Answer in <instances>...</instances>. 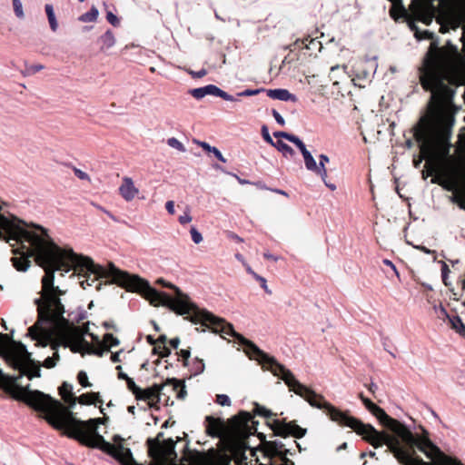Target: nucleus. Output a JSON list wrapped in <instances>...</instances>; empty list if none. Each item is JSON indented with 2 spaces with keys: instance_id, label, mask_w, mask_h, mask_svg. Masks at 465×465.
Returning a JSON list of instances; mask_svg holds the SVG:
<instances>
[{
  "instance_id": "473e14b6",
  "label": "nucleus",
  "mask_w": 465,
  "mask_h": 465,
  "mask_svg": "<svg viewBox=\"0 0 465 465\" xmlns=\"http://www.w3.org/2000/svg\"><path fill=\"white\" fill-rule=\"evenodd\" d=\"M452 329L457 331L460 334L465 335V326L462 320L459 316H454L450 319Z\"/></svg>"
},
{
  "instance_id": "bf43d9fd",
  "label": "nucleus",
  "mask_w": 465,
  "mask_h": 465,
  "mask_svg": "<svg viewBox=\"0 0 465 465\" xmlns=\"http://www.w3.org/2000/svg\"><path fill=\"white\" fill-rule=\"evenodd\" d=\"M45 10L48 20H53V18L55 17L52 5L46 4L45 6Z\"/></svg>"
},
{
  "instance_id": "8fccbe9b",
  "label": "nucleus",
  "mask_w": 465,
  "mask_h": 465,
  "mask_svg": "<svg viewBox=\"0 0 465 465\" xmlns=\"http://www.w3.org/2000/svg\"><path fill=\"white\" fill-rule=\"evenodd\" d=\"M262 90L261 89H255V90H252V89H246L241 93H238L237 94V96L241 97V96H252V95H256L258 94Z\"/></svg>"
},
{
  "instance_id": "603ef678",
  "label": "nucleus",
  "mask_w": 465,
  "mask_h": 465,
  "mask_svg": "<svg viewBox=\"0 0 465 465\" xmlns=\"http://www.w3.org/2000/svg\"><path fill=\"white\" fill-rule=\"evenodd\" d=\"M426 171H422V178L426 179L428 176L433 175V173L436 172L435 168L433 166H430V163H426L425 165Z\"/></svg>"
},
{
  "instance_id": "c85d7f7f",
  "label": "nucleus",
  "mask_w": 465,
  "mask_h": 465,
  "mask_svg": "<svg viewBox=\"0 0 465 465\" xmlns=\"http://www.w3.org/2000/svg\"><path fill=\"white\" fill-rule=\"evenodd\" d=\"M99 12L95 6H92L91 9L79 16V21L83 23L94 22L98 17Z\"/></svg>"
},
{
  "instance_id": "0e129e2a",
  "label": "nucleus",
  "mask_w": 465,
  "mask_h": 465,
  "mask_svg": "<svg viewBox=\"0 0 465 465\" xmlns=\"http://www.w3.org/2000/svg\"><path fill=\"white\" fill-rule=\"evenodd\" d=\"M188 74H190L193 78H202L203 77V69L199 70L198 72H194L193 70H186Z\"/></svg>"
},
{
  "instance_id": "72a5a7b5",
  "label": "nucleus",
  "mask_w": 465,
  "mask_h": 465,
  "mask_svg": "<svg viewBox=\"0 0 465 465\" xmlns=\"http://www.w3.org/2000/svg\"><path fill=\"white\" fill-rule=\"evenodd\" d=\"M205 153L211 157L212 154L222 163H225L226 159L223 156L222 153L216 148L205 143Z\"/></svg>"
},
{
  "instance_id": "7ed1b4c3",
  "label": "nucleus",
  "mask_w": 465,
  "mask_h": 465,
  "mask_svg": "<svg viewBox=\"0 0 465 465\" xmlns=\"http://www.w3.org/2000/svg\"><path fill=\"white\" fill-rule=\"evenodd\" d=\"M205 434L219 439L217 449L211 448L205 451V465H247V450H251L249 438L257 433L264 444L265 435L257 432L258 421L245 411L231 417L226 421L219 417L205 416Z\"/></svg>"
},
{
  "instance_id": "f8f14e48",
  "label": "nucleus",
  "mask_w": 465,
  "mask_h": 465,
  "mask_svg": "<svg viewBox=\"0 0 465 465\" xmlns=\"http://www.w3.org/2000/svg\"><path fill=\"white\" fill-rule=\"evenodd\" d=\"M272 430L273 435L286 438L292 436L296 439H302L305 436L307 430L300 427L296 420L287 421L286 419H274L272 422H267Z\"/></svg>"
},
{
  "instance_id": "13d9d810",
  "label": "nucleus",
  "mask_w": 465,
  "mask_h": 465,
  "mask_svg": "<svg viewBox=\"0 0 465 465\" xmlns=\"http://www.w3.org/2000/svg\"><path fill=\"white\" fill-rule=\"evenodd\" d=\"M56 365L54 358L47 357L44 362L43 366L46 369H52Z\"/></svg>"
},
{
  "instance_id": "9d476101",
  "label": "nucleus",
  "mask_w": 465,
  "mask_h": 465,
  "mask_svg": "<svg viewBox=\"0 0 465 465\" xmlns=\"http://www.w3.org/2000/svg\"><path fill=\"white\" fill-rule=\"evenodd\" d=\"M166 386L171 387V391L176 393L178 398H183L185 394L183 387L180 388V383L176 380H168L165 384H154L147 389H141V393L138 394L136 400L139 401H154L161 402L163 401L165 405H169V397H166L163 390Z\"/></svg>"
},
{
  "instance_id": "bb28decb",
  "label": "nucleus",
  "mask_w": 465,
  "mask_h": 465,
  "mask_svg": "<svg viewBox=\"0 0 465 465\" xmlns=\"http://www.w3.org/2000/svg\"><path fill=\"white\" fill-rule=\"evenodd\" d=\"M100 40L102 42V49H109L111 48L114 43L115 38L111 30H107L101 37Z\"/></svg>"
},
{
  "instance_id": "cd10ccee",
  "label": "nucleus",
  "mask_w": 465,
  "mask_h": 465,
  "mask_svg": "<svg viewBox=\"0 0 465 465\" xmlns=\"http://www.w3.org/2000/svg\"><path fill=\"white\" fill-rule=\"evenodd\" d=\"M273 146L275 148H277L281 153H282V154L285 157H287V156L292 157L295 154L294 150L290 145L283 143L282 140H277L274 143Z\"/></svg>"
},
{
  "instance_id": "37998d69",
  "label": "nucleus",
  "mask_w": 465,
  "mask_h": 465,
  "mask_svg": "<svg viewBox=\"0 0 465 465\" xmlns=\"http://www.w3.org/2000/svg\"><path fill=\"white\" fill-rule=\"evenodd\" d=\"M215 401L218 404H220L221 406H230L231 405V400L225 394H217Z\"/></svg>"
},
{
  "instance_id": "680f3d73",
  "label": "nucleus",
  "mask_w": 465,
  "mask_h": 465,
  "mask_svg": "<svg viewBox=\"0 0 465 465\" xmlns=\"http://www.w3.org/2000/svg\"><path fill=\"white\" fill-rule=\"evenodd\" d=\"M434 37V34L432 32H430L428 30H424L422 32L419 33V39H429L431 40Z\"/></svg>"
},
{
  "instance_id": "f03ea898",
  "label": "nucleus",
  "mask_w": 465,
  "mask_h": 465,
  "mask_svg": "<svg viewBox=\"0 0 465 465\" xmlns=\"http://www.w3.org/2000/svg\"><path fill=\"white\" fill-rule=\"evenodd\" d=\"M31 408L45 413L44 419L54 429L62 430V434L77 440L81 445L99 449L112 456L122 465H143L135 461L132 451L124 446H114L98 433V425L107 418H94L81 420L59 401L42 391L31 392L26 399Z\"/></svg>"
},
{
  "instance_id": "e2e57ef3",
  "label": "nucleus",
  "mask_w": 465,
  "mask_h": 465,
  "mask_svg": "<svg viewBox=\"0 0 465 465\" xmlns=\"http://www.w3.org/2000/svg\"><path fill=\"white\" fill-rule=\"evenodd\" d=\"M159 348H162L161 351L158 352L159 357L164 358L171 354V350L167 346L159 345Z\"/></svg>"
},
{
  "instance_id": "9b49d317",
  "label": "nucleus",
  "mask_w": 465,
  "mask_h": 465,
  "mask_svg": "<svg viewBox=\"0 0 465 465\" xmlns=\"http://www.w3.org/2000/svg\"><path fill=\"white\" fill-rule=\"evenodd\" d=\"M61 343L64 348H69L74 353H86L89 341L78 327H73L61 331Z\"/></svg>"
},
{
  "instance_id": "338daca9",
  "label": "nucleus",
  "mask_w": 465,
  "mask_h": 465,
  "mask_svg": "<svg viewBox=\"0 0 465 465\" xmlns=\"http://www.w3.org/2000/svg\"><path fill=\"white\" fill-rule=\"evenodd\" d=\"M165 208L170 214L174 213V203L173 201H168L165 204Z\"/></svg>"
},
{
  "instance_id": "5fc2aeb1",
  "label": "nucleus",
  "mask_w": 465,
  "mask_h": 465,
  "mask_svg": "<svg viewBox=\"0 0 465 465\" xmlns=\"http://www.w3.org/2000/svg\"><path fill=\"white\" fill-rule=\"evenodd\" d=\"M177 354L183 358V365L186 366L191 355L190 350H181Z\"/></svg>"
},
{
  "instance_id": "ea45409f",
  "label": "nucleus",
  "mask_w": 465,
  "mask_h": 465,
  "mask_svg": "<svg viewBox=\"0 0 465 465\" xmlns=\"http://www.w3.org/2000/svg\"><path fill=\"white\" fill-rule=\"evenodd\" d=\"M312 171L319 174L322 177V181L325 182V179L327 177V170L323 163L320 162L319 165L316 163V169H313Z\"/></svg>"
},
{
  "instance_id": "f257e3e1",
  "label": "nucleus",
  "mask_w": 465,
  "mask_h": 465,
  "mask_svg": "<svg viewBox=\"0 0 465 465\" xmlns=\"http://www.w3.org/2000/svg\"><path fill=\"white\" fill-rule=\"evenodd\" d=\"M205 330H210L222 338H225L224 335L233 337L244 347L243 351L250 360L257 361L263 370L270 371L274 376L282 380L291 391L303 398L311 406L323 410L326 415L340 426L352 429L373 448L378 449L386 445V452L392 453L400 464L412 465L416 460L421 459L416 455V449L424 454L430 448V450H439V447L432 442L429 431L423 426H419L420 434L412 433L403 423L389 416L383 409L369 398L363 400L365 408L394 435L384 430L379 431L372 425L365 424L361 420L349 415V411H342L331 405L322 394L316 393L297 381L293 373L278 362L274 357L270 356L254 342L235 331L232 323L207 310H205Z\"/></svg>"
},
{
  "instance_id": "6e6552de",
  "label": "nucleus",
  "mask_w": 465,
  "mask_h": 465,
  "mask_svg": "<svg viewBox=\"0 0 465 465\" xmlns=\"http://www.w3.org/2000/svg\"><path fill=\"white\" fill-rule=\"evenodd\" d=\"M65 293L58 286L53 285L46 292H40V297L35 300L39 314L40 322H48L52 323H68L64 317V306L60 297Z\"/></svg>"
},
{
  "instance_id": "20e7f679",
  "label": "nucleus",
  "mask_w": 465,
  "mask_h": 465,
  "mask_svg": "<svg viewBox=\"0 0 465 465\" xmlns=\"http://www.w3.org/2000/svg\"><path fill=\"white\" fill-rule=\"evenodd\" d=\"M111 275H114V282L118 286L124 288L127 292H139L143 298L149 301L153 306H164L178 315L184 316L194 324L203 326V311L199 309L178 287L167 282L163 278L156 281V283L163 287L172 289L173 296L166 292H159L152 287L149 282L135 274H130L127 272L118 269L116 266H111Z\"/></svg>"
},
{
  "instance_id": "1a4fd4ad",
  "label": "nucleus",
  "mask_w": 465,
  "mask_h": 465,
  "mask_svg": "<svg viewBox=\"0 0 465 465\" xmlns=\"http://www.w3.org/2000/svg\"><path fill=\"white\" fill-rule=\"evenodd\" d=\"M0 355L15 370L22 368L31 359V353L21 341L11 340L6 333H0Z\"/></svg>"
},
{
  "instance_id": "393cba45",
  "label": "nucleus",
  "mask_w": 465,
  "mask_h": 465,
  "mask_svg": "<svg viewBox=\"0 0 465 465\" xmlns=\"http://www.w3.org/2000/svg\"><path fill=\"white\" fill-rule=\"evenodd\" d=\"M284 445L282 441H265L264 443V452L268 457H275L276 455L282 452Z\"/></svg>"
},
{
  "instance_id": "4468645a",
  "label": "nucleus",
  "mask_w": 465,
  "mask_h": 465,
  "mask_svg": "<svg viewBox=\"0 0 465 465\" xmlns=\"http://www.w3.org/2000/svg\"><path fill=\"white\" fill-rule=\"evenodd\" d=\"M43 324L58 326L61 323H52L48 322H40L39 314H37L36 322L28 328V335L32 338V340L35 341V346L37 347H46L51 343L52 333L51 331L43 326Z\"/></svg>"
},
{
  "instance_id": "a18cd8bd",
  "label": "nucleus",
  "mask_w": 465,
  "mask_h": 465,
  "mask_svg": "<svg viewBox=\"0 0 465 465\" xmlns=\"http://www.w3.org/2000/svg\"><path fill=\"white\" fill-rule=\"evenodd\" d=\"M106 20L114 26H118L120 25L119 18L113 14L111 11H108L106 14Z\"/></svg>"
},
{
  "instance_id": "4d7b16f0",
  "label": "nucleus",
  "mask_w": 465,
  "mask_h": 465,
  "mask_svg": "<svg viewBox=\"0 0 465 465\" xmlns=\"http://www.w3.org/2000/svg\"><path fill=\"white\" fill-rule=\"evenodd\" d=\"M226 234V237L229 239V240H232V241H234L236 242H243V239L241 238L239 235H237L236 233H234L233 232H225Z\"/></svg>"
},
{
  "instance_id": "864d4df0",
  "label": "nucleus",
  "mask_w": 465,
  "mask_h": 465,
  "mask_svg": "<svg viewBox=\"0 0 465 465\" xmlns=\"http://www.w3.org/2000/svg\"><path fill=\"white\" fill-rule=\"evenodd\" d=\"M191 235L195 243H199L203 240L202 234L194 227L191 229Z\"/></svg>"
},
{
  "instance_id": "58836bf2",
  "label": "nucleus",
  "mask_w": 465,
  "mask_h": 465,
  "mask_svg": "<svg viewBox=\"0 0 465 465\" xmlns=\"http://www.w3.org/2000/svg\"><path fill=\"white\" fill-rule=\"evenodd\" d=\"M430 182H431V183L439 184L447 190H451V188H452L449 182H447L445 179H442L441 177H439V176L432 177Z\"/></svg>"
},
{
  "instance_id": "b1692460",
  "label": "nucleus",
  "mask_w": 465,
  "mask_h": 465,
  "mask_svg": "<svg viewBox=\"0 0 465 465\" xmlns=\"http://www.w3.org/2000/svg\"><path fill=\"white\" fill-rule=\"evenodd\" d=\"M59 394L62 399L70 406H74L76 402V397L72 392V386L67 382H63L59 387Z\"/></svg>"
},
{
  "instance_id": "e433bc0d",
  "label": "nucleus",
  "mask_w": 465,
  "mask_h": 465,
  "mask_svg": "<svg viewBox=\"0 0 465 465\" xmlns=\"http://www.w3.org/2000/svg\"><path fill=\"white\" fill-rule=\"evenodd\" d=\"M77 380L78 382L81 384V386L86 388L91 387L92 384L88 381V376L85 371H80L77 374Z\"/></svg>"
},
{
  "instance_id": "412c9836",
  "label": "nucleus",
  "mask_w": 465,
  "mask_h": 465,
  "mask_svg": "<svg viewBox=\"0 0 465 465\" xmlns=\"http://www.w3.org/2000/svg\"><path fill=\"white\" fill-rule=\"evenodd\" d=\"M294 144L300 149L301 153H302L306 168L308 170L316 169V162L312 155L311 154V153L306 149L303 142L299 138Z\"/></svg>"
},
{
  "instance_id": "4c0bfd02",
  "label": "nucleus",
  "mask_w": 465,
  "mask_h": 465,
  "mask_svg": "<svg viewBox=\"0 0 465 465\" xmlns=\"http://www.w3.org/2000/svg\"><path fill=\"white\" fill-rule=\"evenodd\" d=\"M126 385L129 391H131L134 395L135 396V399L137 398L138 394L141 393V388L138 387L134 380L132 378L128 379L126 381Z\"/></svg>"
},
{
  "instance_id": "49530a36",
  "label": "nucleus",
  "mask_w": 465,
  "mask_h": 465,
  "mask_svg": "<svg viewBox=\"0 0 465 465\" xmlns=\"http://www.w3.org/2000/svg\"><path fill=\"white\" fill-rule=\"evenodd\" d=\"M262 135L265 142H267L271 145H274L275 142L272 139L266 125H262Z\"/></svg>"
},
{
  "instance_id": "a19ab883",
  "label": "nucleus",
  "mask_w": 465,
  "mask_h": 465,
  "mask_svg": "<svg viewBox=\"0 0 465 465\" xmlns=\"http://www.w3.org/2000/svg\"><path fill=\"white\" fill-rule=\"evenodd\" d=\"M13 6L15 15L18 18H23L25 16L22 3L20 0H13Z\"/></svg>"
},
{
  "instance_id": "79ce46f5",
  "label": "nucleus",
  "mask_w": 465,
  "mask_h": 465,
  "mask_svg": "<svg viewBox=\"0 0 465 465\" xmlns=\"http://www.w3.org/2000/svg\"><path fill=\"white\" fill-rule=\"evenodd\" d=\"M44 69L42 64H31L25 67V75H32Z\"/></svg>"
},
{
  "instance_id": "4be33fe9",
  "label": "nucleus",
  "mask_w": 465,
  "mask_h": 465,
  "mask_svg": "<svg viewBox=\"0 0 465 465\" xmlns=\"http://www.w3.org/2000/svg\"><path fill=\"white\" fill-rule=\"evenodd\" d=\"M267 95L272 99L281 101H296V96L286 89H270L267 90Z\"/></svg>"
},
{
  "instance_id": "3c124183",
  "label": "nucleus",
  "mask_w": 465,
  "mask_h": 465,
  "mask_svg": "<svg viewBox=\"0 0 465 465\" xmlns=\"http://www.w3.org/2000/svg\"><path fill=\"white\" fill-rule=\"evenodd\" d=\"M189 94H191L196 99H202L203 98V87L192 89L189 91Z\"/></svg>"
},
{
  "instance_id": "7c9ffc66",
  "label": "nucleus",
  "mask_w": 465,
  "mask_h": 465,
  "mask_svg": "<svg viewBox=\"0 0 465 465\" xmlns=\"http://www.w3.org/2000/svg\"><path fill=\"white\" fill-rule=\"evenodd\" d=\"M104 346L105 350L110 351L112 347L118 346L120 341L114 337L112 333H105L103 339Z\"/></svg>"
},
{
  "instance_id": "052dcab7",
  "label": "nucleus",
  "mask_w": 465,
  "mask_h": 465,
  "mask_svg": "<svg viewBox=\"0 0 465 465\" xmlns=\"http://www.w3.org/2000/svg\"><path fill=\"white\" fill-rule=\"evenodd\" d=\"M272 116L274 117L275 121L282 126H284L285 121L282 118V116L275 110L272 109Z\"/></svg>"
},
{
  "instance_id": "c03bdc74",
  "label": "nucleus",
  "mask_w": 465,
  "mask_h": 465,
  "mask_svg": "<svg viewBox=\"0 0 465 465\" xmlns=\"http://www.w3.org/2000/svg\"><path fill=\"white\" fill-rule=\"evenodd\" d=\"M72 169L74 171V173L75 174V176L77 178H79L80 180H86V181H90V176L84 171L74 167V166H72Z\"/></svg>"
},
{
  "instance_id": "69168bd1",
  "label": "nucleus",
  "mask_w": 465,
  "mask_h": 465,
  "mask_svg": "<svg viewBox=\"0 0 465 465\" xmlns=\"http://www.w3.org/2000/svg\"><path fill=\"white\" fill-rule=\"evenodd\" d=\"M192 221V217L190 216V214L188 213H184L183 215H181L179 217V222L182 223V224H185V223H188Z\"/></svg>"
},
{
  "instance_id": "2f4dec72",
  "label": "nucleus",
  "mask_w": 465,
  "mask_h": 465,
  "mask_svg": "<svg viewBox=\"0 0 465 465\" xmlns=\"http://www.w3.org/2000/svg\"><path fill=\"white\" fill-rule=\"evenodd\" d=\"M253 413L255 415L262 416L267 419L276 416V414L273 413L272 411L266 409L265 407L258 403H254Z\"/></svg>"
},
{
  "instance_id": "dca6fc26",
  "label": "nucleus",
  "mask_w": 465,
  "mask_h": 465,
  "mask_svg": "<svg viewBox=\"0 0 465 465\" xmlns=\"http://www.w3.org/2000/svg\"><path fill=\"white\" fill-rule=\"evenodd\" d=\"M438 51H440V54H442L446 61L447 70H450L451 60L460 56L458 47L450 41H447L446 45L442 47H439L437 42H432L424 59H428L430 55L432 56L436 53L438 54Z\"/></svg>"
},
{
  "instance_id": "c9c22d12",
  "label": "nucleus",
  "mask_w": 465,
  "mask_h": 465,
  "mask_svg": "<svg viewBox=\"0 0 465 465\" xmlns=\"http://www.w3.org/2000/svg\"><path fill=\"white\" fill-rule=\"evenodd\" d=\"M167 144L180 152H185L183 144L174 137H171L167 140Z\"/></svg>"
},
{
  "instance_id": "de8ad7c7",
  "label": "nucleus",
  "mask_w": 465,
  "mask_h": 465,
  "mask_svg": "<svg viewBox=\"0 0 465 465\" xmlns=\"http://www.w3.org/2000/svg\"><path fill=\"white\" fill-rule=\"evenodd\" d=\"M450 272V271L449 266L444 262H442L441 277H442V282L445 285H449V283L447 282V278H448V274Z\"/></svg>"
},
{
  "instance_id": "f704fd0d",
  "label": "nucleus",
  "mask_w": 465,
  "mask_h": 465,
  "mask_svg": "<svg viewBox=\"0 0 465 465\" xmlns=\"http://www.w3.org/2000/svg\"><path fill=\"white\" fill-rule=\"evenodd\" d=\"M273 136L276 138H284L292 143H295V142H297L299 139L298 136H296L292 134H289V133L282 132V131L274 132Z\"/></svg>"
},
{
  "instance_id": "0eeeda50",
  "label": "nucleus",
  "mask_w": 465,
  "mask_h": 465,
  "mask_svg": "<svg viewBox=\"0 0 465 465\" xmlns=\"http://www.w3.org/2000/svg\"><path fill=\"white\" fill-rule=\"evenodd\" d=\"M18 371H20L18 376H10L5 374L0 369V386L15 400L21 401L30 406L26 399L29 397L30 393L35 392V391H30L29 386H20L18 380L23 376H26L29 380L39 378L41 376L40 363L31 358L22 368H19ZM35 391H38L35 390Z\"/></svg>"
},
{
  "instance_id": "2eb2a0df",
  "label": "nucleus",
  "mask_w": 465,
  "mask_h": 465,
  "mask_svg": "<svg viewBox=\"0 0 465 465\" xmlns=\"http://www.w3.org/2000/svg\"><path fill=\"white\" fill-rule=\"evenodd\" d=\"M1 240H3V238ZM4 241L7 242L5 239H4ZM8 243L12 246H15L16 243H21V248L23 249L21 255L13 257L11 262L17 271L25 272L31 264L29 258L33 256L35 257V254H33L32 245L27 241H15V239L10 240Z\"/></svg>"
},
{
  "instance_id": "a878e982",
  "label": "nucleus",
  "mask_w": 465,
  "mask_h": 465,
  "mask_svg": "<svg viewBox=\"0 0 465 465\" xmlns=\"http://www.w3.org/2000/svg\"><path fill=\"white\" fill-rule=\"evenodd\" d=\"M89 335L91 336L93 341H94L97 343V346L94 347V345H92L89 342V346H88L86 353L94 354L98 357H102L104 355V351H108L107 350H105V347L104 346V341H100L98 337L96 335H94V333H89Z\"/></svg>"
},
{
  "instance_id": "09e8293b",
  "label": "nucleus",
  "mask_w": 465,
  "mask_h": 465,
  "mask_svg": "<svg viewBox=\"0 0 465 465\" xmlns=\"http://www.w3.org/2000/svg\"><path fill=\"white\" fill-rule=\"evenodd\" d=\"M256 281H258L261 284V287L269 294L272 293V291L268 288V285H267V282H266V279L263 278L262 276H260L259 274L258 275H255V278H254Z\"/></svg>"
},
{
  "instance_id": "f3484780",
  "label": "nucleus",
  "mask_w": 465,
  "mask_h": 465,
  "mask_svg": "<svg viewBox=\"0 0 465 465\" xmlns=\"http://www.w3.org/2000/svg\"><path fill=\"white\" fill-rule=\"evenodd\" d=\"M112 265L115 266L113 262H109L107 268H104L102 265H100L104 270V274H103V275H96L93 272H86L84 274H77L79 277L84 278V280L81 281V282H80L82 288L85 289L87 286H92L96 281H98L99 279H103V278H104V279H109L110 278L111 279L110 281L105 282V283H109V284L114 283V284H117L114 282V275H111L109 273V272H111V266Z\"/></svg>"
},
{
  "instance_id": "ddd939ff",
  "label": "nucleus",
  "mask_w": 465,
  "mask_h": 465,
  "mask_svg": "<svg viewBox=\"0 0 465 465\" xmlns=\"http://www.w3.org/2000/svg\"><path fill=\"white\" fill-rule=\"evenodd\" d=\"M163 433L160 432L156 439H148L147 445L149 447V455L153 458L157 455H161L165 459L169 458H176L177 454L175 452V442L172 439H168L160 443L159 437L162 436Z\"/></svg>"
},
{
  "instance_id": "6ab92c4d",
  "label": "nucleus",
  "mask_w": 465,
  "mask_h": 465,
  "mask_svg": "<svg viewBox=\"0 0 465 465\" xmlns=\"http://www.w3.org/2000/svg\"><path fill=\"white\" fill-rule=\"evenodd\" d=\"M391 2L392 5L389 13L392 19L398 21L400 18H408L410 16V11L404 7L402 0H392Z\"/></svg>"
},
{
  "instance_id": "a211bd4d",
  "label": "nucleus",
  "mask_w": 465,
  "mask_h": 465,
  "mask_svg": "<svg viewBox=\"0 0 465 465\" xmlns=\"http://www.w3.org/2000/svg\"><path fill=\"white\" fill-rule=\"evenodd\" d=\"M119 193L125 201H132L138 194V189L134 186V182L129 177H124L119 187Z\"/></svg>"
},
{
  "instance_id": "774afa93",
  "label": "nucleus",
  "mask_w": 465,
  "mask_h": 465,
  "mask_svg": "<svg viewBox=\"0 0 465 465\" xmlns=\"http://www.w3.org/2000/svg\"><path fill=\"white\" fill-rule=\"evenodd\" d=\"M169 344L173 349H177L180 344V339L178 337L173 338L169 341Z\"/></svg>"
},
{
  "instance_id": "6e6d98bb",
  "label": "nucleus",
  "mask_w": 465,
  "mask_h": 465,
  "mask_svg": "<svg viewBox=\"0 0 465 465\" xmlns=\"http://www.w3.org/2000/svg\"><path fill=\"white\" fill-rule=\"evenodd\" d=\"M52 350L57 351L59 346H62L61 343V331L58 333L55 340H51V343L49 344Z\"/></svg>"
},
{
  "instance_id": "39448f33",
  "label": "nucleus",
  "mask_w": 465,
  "mask_h": 465,
  "mask_svg": "<svg viewBox=\"0 0 465 465\" xmlns=\"http://www.w3.org/2000/svg\"><path fill=\"white\" fill-rule=\"evenodd\" d=\"M413 136L420 143V155L413 159L419 168L425 158L445 157L450 153V131L437 125L429 116H422L413 126Z\"/></svg>"
},
{
  "instance_id": "c756f323",
  "label": "nucleus",
  "mask_w": 465,
  "mask_h": 465,
  "mask_svg": "<svg viewBox=\"0 0 465 465\" xmlns=\"http://www.w3.org/2000/svg\"><path fill=\"white\" fill-rule=\"evenodd\" d=\"M314 39L304 38V39H297L292 45H290L291 51H294L296 49H303L307 48L309 49V45H316Z\"/></svg>"
},
{
  "instance_id": "423d86ee",
  "label": "nucleus",
  "mask_w": 465,
  "mask_h": 465,
  "mask_svg": "<svg viewBox=\"0 0 465 465\" xmlns=\"http://www.w3.org/2000/svg\"><path fill=\"white\" fill-rule=\"evenodd\" d=\"M450 79V70H447L446 61L438 51L428 59H423L420 68V82L425 91L431 92V99L441 106L451 101L454 91L446 81Z\"/></svg>"
},
{
  "instance_id": "5701e85b",
  "label": "nucleus",
  "mask_w": 465,
  "mask_h": 465,
  "mask_svg": "<svg viewBox=\"0 0 465 465\" xmlns=\"http://www.w3.org/2000/svg\"><path fill=\"white\" fill-rule=\"evenodd\" d=\"M213 95L223 98L226 101L235 102L237 99L233 97L232 95L227 94L226 92L223 91L219 87H217L214 84H208L205 85V95Z\"/></svg>"
},
{
  "instance_id": "aec40b11",
  "label": "nucleus",
  "mask_w": 465,
  "mask_h": 465,
  "mask_svg": "<svg viewBox=\"0 0 465 465\" xmlns=\"http://www.w3.org/2000/svg\"><path fill=\"white\" fill-rule=\"evenodd\" d=\"M76 401L83 405H99L100 412L104 413V408L102 407L103 400L101 399L99 392H87L82 394Z\"/></svg>"
}]
</instances>
